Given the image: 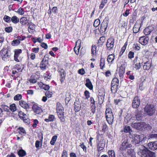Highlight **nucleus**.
I'll list each match as a JSON object with an SVG mask.
<instances>
[{"label":"nucleus","instance_id":"c85d7f7f","mask_svg":"<svg viewBox=\"0 0 157 157\" xmlns=\"http://www.w3.org/2000/svg\"><path fill=\"white\" fill-rule=\"evenodd\" d=\"M114 59V55L112 54L109 55L108 56L107 60L109 63H112Z\"/></svg>","mask_w":157,"mask_h":157},{"label":"nucleus","instance_id":"72a5a7b5","mask_svg":"<svg viewBox=\"0 0 157 157\" xmlns=\"http://www.w3.org/2000/svg\"><path fill=\"white\" fill-rule=\"evenodd\" d=\"M18 153L20 157H23L25 156L26 155L25 151L22 149L19 150Z\"/></svg>","mask_w":157,"mask_h":157},{"label":"nucleus","instance_id":"2f4dec72","mask_svg":"<svg viewBox=\"0 0 157 157\" xmlns=\"http://www.w3.org/2000/svg\"><path fill=\"white\" fill-rule=\"evenodd\" d=\"M118 86L111 84V91L112 92L115 93L117 91Z\"/></svg>","mask_w":157,"mask_h":157},{"label":"nucleus","instance_id":"9d476101","mask_svg":"<svg viewBox=\"0 0 157 157\" xmlns=\"http://www.w3.org/2000/svg\"><path fill=\"white\" fill-rule=\"evenodd\" d=\"M18 115L20 119H22L24 122L28 123L29 120L27 116L22 111H20L18 113Z\"/></svg>","mask_w":157,"mask_h":157},{"label":"nucleus","instance_id":"5fc2aeb1","mask_svg":"<svg viewBox=\"0 0 157 157\" xmlns=\"http://www.w3.org/2000/svg\"><path fill=\"white\" fill-rule=\"evenodd\" d=\"M17 12L18 14L21 15L23 14L24 13V9L23 8H20L19 9H18Z\"/></svg>","mask_w":157,"mask_h":157},{"label":"nucleus","instance_id":"ea45409f","mask_svg":"<svg viewBox=\"0 0 157 157\" xmlns=\"http://www.w3.org/2000/svg\"><path fill=\"white\" fill-rule=\"evenodd\" d=\"M20 43V41L18 40H14L12 42L11 44L13 46H17Z\"/></svg>","mask_w":157,"mask_h":157},{"label":"nucleus","instance_id":"7ed1b4c3","mask_svg":"<svg viewBox=\"0 0 157 157\" xmlns=\"http://www.w3.org/2000/svg\"><path fill=\"white\" fill-rule=\"evenodd\" d=\"M11 52V49L10 48H8L7 49H3L0 52L1 55L2 59L6 61L7 60V58L10 56L9 54Z\"/></svg>","mask_w":157,"mask_h":157},{"label":"nucleus","instance_id":"a18cd8bd","mask_svg":"<svg viewBox=\"0 0 157 157\" xmlns=\"http://www.w3.org/2000/svg\"><path fill=\"white\" fill-rule=\"evenodd\" d=\"M107 2V0H103L101 2V3L100 5L99 8L100 9H102L105 5L106 4Z\"/></svg>","mask_w":157,"mask_h":157},{"label":"nucleus","instance_id":"680f3d73","mask_svg":"<svg viewBox=\"0 0 157 157\" xmlns=\"http://www.w3.org/2000/svg\"><path fill=\"white\" fill-rule=\"evenodd\" d=\"M45 95L46 97L48 98H50L52 97V92L48 91L46 92Z\"/></svg>","mask_w":157,"mask_h":157},{"label":"nucleus","instance_id":"9b49d317","mask_svg":"<svg viewBox=\"0 0 157 157\" xmlns=\"http://www.w3.org/2000/svg\"><path fill=\"white\" fill-rule=\"evenodd\" d=\"M14 60L16 62H20V61L18 59L20 54L22 52V50L21 49H16L14 50Z\"/></svg>","mask_w":157,"mask_h":157},{"label":"nucleus","instance_id":"864d4df0","mask_svg":"<svg viewBox=\"0 0 157 157\" xmlns=\"http://www.w3.org/2000/svg\"><path fill=\"white\" fill-rule=\"evenodd\" d=\"M109 157H115V152L113 151H108Z\"/></svg>","mask_w":157,"mask_h":157},{"label":"nucleus","instance_id":"4468645a","mask_svg":"<svg viewBox=\"0 0 157 157\" xmlns=\"http://www.w3.org/2000/svg\"><path fill=\"white\" fill-rule=\"evenodd\" d=\"M109 21L107 19H105L101 25L100 29L101 31L105 32L107 28Z\"/></svg>","mask_w":157,"mask_h":157},{"label":"nucleus","instance_id":"412c9836","mask_svg":"<svg viewBox=\"0 0 157 157\" xmlns=\"http://www.w3.org/2000/svg\"><path fill=\"white\" fill-rule=\"evenodd\" d=\"M143 138L141 136L136 135L134 138V140L136 144H138L143 141Z\"/></svg>","mask_w":157,"mask_h":157},{"label":"nucleus","instance_id":"c756f323","mask_svg":"<svg viewBox=\"0 0 157 157\" xmlns=\"http://www.w3.org/2000/svg\"><path fill=\"white\" fill-rule=\"evenodd\" d=\"M55 119V116L53 115H50L48 118H46L44 119L45 121L48 122L53 121Z\"/></svg>","mask_w":157,"mask_h":157},{"label":"nucleus","instance_id":"20e7f679","mask_svg":"<svg viewBox=\"0 0 157 157\" xmlns=\"http://www.w3.org/2000/svg\"><path fill=\"white\" fill-rule=\"evenodd\" d=\"M144 111L147 115L151 116L155 113V107L153 105L147 104L144 108Z\"/></svg>","mask_w":157,"mask_h":157},{"label":"nucleus","instance_id":"8fccbe9b","mask_svg":"<svg viewBox=\"0 0 157 157\" xmlns=\"http://www.w3.org/2000/svg\"><path fill=\"white\" fill-rule=\"evenodd\" d=\"M3 19L5 21L7 22H10L11 21V17L6 15L4 16Z\"/></svg>","mask_w":157,"mask_h":157},{"label":"nucleus","instance_id":"6e6d98bb","mask_svg":"<svg viewBox=\"0 0 157 157\" xmlns=\"http://www.w3.org/2000/svg\"><path fill=\"white\" fill-rule=\"evenodd\" d=\"M105 60L103 59H101L100 60V66L101 69H102L105 65Z\"/></svg>","mask_w":157,"mask_h":157},{"label":"nucleus","instance_id":"0e129e2a","mask_svg":"<svg viewBox=\"0 0 157 157\" xmlns=\"http://www.w3.org/2000/svg\"><path fill=\"white\" fill-rule=\"evenodd\" d=\"M12 28L11 27H6L5 29V31L7 33H9L12 31Z\"/></svg>","mask_w":157,"mask_h":157},{"label":"nucleus","instance_id":"f3484780","mask_svg":"<svg viewBox=\"0 0 157 157\" xmlns=\"http://www.w3.org/2000/svg\"><path fill=\"white\" fill-rule=\"evenodd\" d=\"M148 147L151 150L157 149V142H150L148 143Z\"/></svg>","mask_w":157,"mask_h":157},{"label":"nucleus","instance_id":"de8ad7c7","mask_svg":"<svg viewBox=\"0 0 157 157\" xmlns=\"http://www.w3.org/2000/svg\"><path fill=\"white\" fill-rule=\"evenodd\" d=\"M105 38L104 36L101 37L98 40L99 43L101 45H102L103 43L105 42Z\"/></svg>","mask_w":157,"mask_h":157},{"label":"nucleus","instance_id":"6ab92c4d","mask_svg":"<svg viewBox=\"0 0 157 157\" xmlns=\"http://www.w3.org/2000/svg\"><path fill=\"white\" fill-rule=\"evenodd\" d=\"M19 104L22 107L25 109H29V105L24 101H19Z\"/></svg>","mask_w":157,"mask_h":157},{"label":"nucleus","instance_id":"e2e57ef3","mask_svg":"<svg viewBox=\"0 0 157 157\" xmlns=\"http://www.w3.org/2000/svg\"><path fill=\"white\" fill-rule=\"evenodd\" d=\"M2 108L4 111L6 112H9V108L8 106L6 105H2Z\"/></svg>","mask_w":157,"mask_h":157},{"label":"nucleus","instance_id":"b1692460","mask_svg":"<svg viewBox=\"0 0 157 157\" xmlns=\"http://www.w3.org/2000/svg\"><path fill=\"white\" fill-rule=\"evenodd\" d=\"M144 65L143 66V68L144 70H148L151 66V62L149 61H147L144 63Z\"/></svg>","mask_w":157,"mask_h":157},{"label":"nucleus","instance_id":"cd10ccee","mask_svg":"<svg viewBox=\"0 0 157 157\" xmlns=\"http://www.w3.org/2000/svg\"><path fill=\"white\" fill-rule=\"evenodd\" d=\"M125 69L123 67H120L119 71V74L121 78H123V75L125 73Z\"/></svg>","mask_w":157,"mask_h":157},{"label":"nucleus","instance_id":"4be33fe9","mask_svg":"<svg viewBox=\"0 0 157 157\" xmlns=\"http://www.w3.org/2000/svg\"><path fill=\"white\" fill-rule=\"evenodd\" d=\"M56 110L57 113L64 112L63 111L64 110L63 108L62 105L59 102H58L57 103Z\"/></svg>","mask_w":157,"mask_h":157},{"label":"nucleus","instance_id":"dca6fc26","mask_svg":"<svg viewBox=\"0 0 157 157\" xmlns=\"http://www.w3.org/2000/svg\"><path fill=\"white\" fill-rule=\"evenodd\" d=\"M122 147H121L120 149L122 151L124 150L127 148H130L132 147V145L131 144L128 143L127 140H124L122 143Z\"/></svg>","mask_w":157,"mask_h":157},{"label":"nucleus","instance_id":"09e8293b","mask_svg":"<svg viewBox=\"0 0 157 157\" xmlns=\"http://www.w3.org/2000/svg\"><path fill=\"white\" fill-rule=\"evenodd\" d=\"M19 131L18 132L19 134L22 135V134L26 133V131L24 128L22 127H19L18 128Z\"/></svg>","mask_w":157,"mask_h":157},{"label":"nucleus","instance_id":"f257e3e1","mask_svg":"<svg viewBox=\"0 0 157 157\" xmlns=\"http://www.w3.org/2000/svg\"><path fill=\"white\" fill-rule=\"evenodd\" d=\"M139 152L141 154V157H155V153L147 149L144 146H140Z\"/></svg>","mask_w":157,"mask_h":157},{"label":"nucleus","instance_id":"4c0bfd02","mask_svg":"<svg viewBox=\"0 0 157 157\" xmlns=\"http://www.w3.org/2000/svg\"><path fill=\"white\" fill-rule=\"evenodd\" d=\"M9 109L12 112L16 111L17 110V107L15 104H13L11 105L9 107Z\"/></svg>","mask_w":157,"mask_h":157},{"label":"nucleus","instance_id":"c9c22d12","mask_svg":"<svg viewBox=\"0 0 157 157\" xmlns=\"http://www.w3.org/2000/svg\"><path fill=\"white\" fill-rule=\"evenodd\" d=\"M11 21L13 23L16 24L19 22V19L16 16H13L11 18Z\"/></svg>","mask_w":157,"mask_h":157},{"label":"nucleus","instance_id":"a211bd4d","mask_svg":"<svg viewBox=\"0 0 157 157\" xmlns=\"http://www.w3.org/2000/svg\"><path fill=\"white\" fill-rule=\"evenodd\" d=\"M105 145V142L104 140L100 141L98 145V150L100 151L103 150Z\"/></svg>","mask_w":157,"mask_h":157},{"label":"nucleus","instance_id":"e433bc0d","mask_svg":"<svg viewBox=\"0 0 157 157\" xmlns=\"http://www.w3.org/2000/svg\"><path fill=\"white\" fill-rule=\"evenodd\" d=\"M113 85H116L118 86L119 85V80L117 78H114L111 82V84Z\"/></svg>","mask_w":157,"mask_h":157},{"label":"nucleus","instance_id":"49530a36","mask_svg":"<svg viewBox=\"0 0 157 157\" xmlns=\"http://www.w3.org/2000/svg\"><path fill=\"white\" fill-rule=\"evenodd\" d=\"M66 98L65 99V102L66 104H67L71 99L70 94L69 93H68V94H66Z\"/></svg>","mask_w":157,"mask_h":157},{"label":"nucleus","instance_id":"39448f33","mask_svg":"<svg viewBox=\"0 0 157 157\" xmlns=\"http://www.w3.org/2000/svg\"><path fill=\"white\" fill-rule=\"evenodd\" d=\"M145 123L143 122H137L135 121L133 122L131 125L132 127L136 128L137 130H140L142 128L144 127Z\"/></svg>","mask_w":157,"mask_h":157},{"label":"nucleus","instance_id":"a19ab883","mask_svg":"<svg viewBox=\"0 0 157 157\" xmlns=\"http://www.w3.org/2000/svg\"><path fill=\"white\" fill-rule=\"evenodd\" d=\"M65 72L64 71H63L62 72H60V81L62 83L63 81H64L65 79Z\"/></svg>","mask_w":157,"mask_h":157},{"label":"nucleus","instance_id":"79ce46f5","mask_svg":"<svg viewBox=\"0 0 157 157\" xmlns=\"http://www.w3.org/2000/svg\"><path fill=\"white\" fill-rule=\"evenodd\" d=\"M57 136H53L50 141V144L52 145H54L56 141Z\"/></svg>","mask_w":157,"mask_h":157},{"label":"nucleus","instance_id":"5701e85b","mask_svg":"<svg viewBox=\"0 0 157 157\" xmlns=\"http://www.w3.org/2000/svg\"><path fill=\"white\" fill-rule=\"evenodd\" d=\"M140 27V24L136 22L134 25L133 28V33H137L139 31Z\"/></svg>","mask_w":157,"mask_h":157},{"label":"nucleus","instance_id":"f03ea898","mask_svg":"<svg viewBox=\"0 0 157 157\" xmlns=\"http://www.w3.org/2000/svg\"><path fill=\"white\" fill-rule=\"evenodd\" d=\"M105 117L108 123L109 124H112L113 122L114 117L111 110L110 108H107L106 109Z\"/></svg>","mask_w":157,"mask_h":157},{"label":"nucleus","instance_id":"4d7b16f0","mask_svg":"<svg viewBox=\"0 0 157 157\" xmlns=\"http://www.w3.org/2000/svg\"><path fill=\"white\" fill-rule=\"evenodd\" d=\"M141 63L140 62L136 63L135 64V68L136 70L139 69L141 67Z\"/></svg>","mask_w":157,"mask_h":157},{"label":"nucleus","instance_id":"473e14b6","mask_svg":"<svg viewBox=\"0 0 157 157\" xmlns=\"http://www.w3.org/2000/svg\"><path fill=\"white\" fill-rule=\"evenodd\" d=\"M20 23L22 25H25L28 23V19L26 17H22L20 19Z\"/></svg>","mask_w":157,"mask_h":157},{"label":"nucleus","instance_id":"69168bd1","mask_svg":"<svg viewBox=\"0 0 157 157\" xmlns=\"http://www.w3.org/2000/svg\"><path fill=\"white\" fill-rule=\"evenodd\" d=\"M78 72L82 75H84L85 73V71L83 68L79 69L78 71Z\"/></svg>","mask_w":157,"mask_h":157},{"label":"nucleus","instance_id":"13d9d810","mask_svg":"<svg viewBox=\"0 0 157 157\" xmlns=\"http://www.w3.org/2000/svg\"><path fill=\"white\" fill-rule=\"evenodd\" d=\"M44 80L47 81H49L51 79V76L47 74H44Z\"/></svg>","mask_w":157,"mask_h":157},{"label":"nucleus","instance_id":"3c124183","mask_svg":"<svg viewBox=\"0 0 157 157\" xmlns=\"http://www.w3.org/2000/svg\"><path fill=\"white\" fill-rule=\"evenodd\" d=\"M100 24V21L99 19H97L95 20L94 23V26L95 27H97Z\"/></svg>","mask_w":157,"mask_h":157},{"label":"nucleus","instance_id":"bf43d9fd","mask_svg":"<svg viewBox=\"0 0 157 157\" xmlns=\"http://www.w3.org/2000/svg\"><path fill=\"white\" fill-rule=\"evenodd\" d=\"M29 26V29H30V30H33L35 29V25L32 23H29L28 25Z\"/></svg>","mask_w":157,"mask_h":157},{"label":"nucleus","instance_id":"6e6552de","mask_svg":"<svg viewBox=\"0 0 157 157\" xmlns=\"http://www.w3.org/2000/svg\"><path fill=\"white\" fill-rule=\"evenodd\" d=\"M140 99L138 97L136 96L134 98L132 103V106L133 108H137L140 105Z\"/></svg>","mask_w":157,"mask_h":157},{"label":"nucleus","instance_id":"c03bdc74","mask_svg":"<svg viewBox=\"0 0 157 157\" xmlns=\"http://www.w3.org/2000/svg\"><path fill=\"white\" fill-rule=\"evenodd\" d=\"M90 105L91 111L93 114H94L96 111V106L95 105L93 104H90Z\"/></svg>","mask_w":157,"mask_h":157},{"label":"nucleus","instance_id":"774afa93","mask_svg":"<svg viewBox=\"0 0 157 157\" xmlns=\"http://www.w3.org/2000/svg\"><path fill=\"white\" fill-rule=\"evenodd\" d=\"M62 157H67V154L66 150H64L63 151Z\"/></svg>","mask_w":157,"mask_h":157},{"label":"nucleus","instance_id":"603ef678","mask_svg":"<svg viewBox=\"0 0 157 157\" xmlns=\"http://www.w3.org/2000/svg\"><path fill=\"white\" fill-rule=\"evenodd\" d=\"M22 98V95L21 94H17L15 95L14 97V99L15 100H20Z\"/></svg>","mask_w":157,"mask_h":157},{"label":"nucleus","instance_id":"338daca9","mask_svg":"<svg viewBox=\"0 0 157 157\" xmlns=\"http://www.w3.org/2000/svg\"><path fill=\"white\" fill-rule=\"evenodd\" d=\"M134 53L131 51L129 52L128 54V57L129 59H132L134 57Z\"/></svg>","mask_w":157,"mask_h":157},{"label":"nucleus","instance_id":"ddd939ff","mask_svg":"<svg viewBox=\"0 0 157 157\" xmlns=\"http://www.w3.org/2000/svg\"><path fill=\"white\" fill-rule=\"evenodd\" d=\"M81 40H78L76 42V45L74 48V50L76 54L78 55L79 54V50L81 47Z\"/></svg>","mask_w":157,"mask_h":157},{"label":"nucleus","instance_id":"58836bf2","mask_svg":"<svg viewBox=\"0 0 157 157\" xmlns=\"http://www.w3.org/2000/svg\"><path fill=\"white\" fill-rule=\"evenodd\" d=\"M96 46L94 45H93L91 48L92 54L93 55L95 56L96 54Z\"/></svg>","mask_w":157,"mask_h":157},{"label":"nucleus","instance_id":"7c9ffc66","mask_svg":"<svg viewBox=\"0 0 157 157\" xmlns=\"http://www.w3.org/2000/svg\"><path fill=\"white\" fill-rule=\"evenodd\" d=\"M151 31L152 30L150 29V27H147L144 30V33L145 35H148L150 34Z\"/></svg>","mask_w":157,"mask_h":157},{"label":"nucleus","instance_id":"a878e982","mask_svg":"<svg viewBox=\"0 0 157 157\" xmlns=\"http://www.w3.org/2000/svg\"><path fill=\"white\" fill-rule=\"evenodd\" d=\"M86 86L90 90H92L93 88L92 83L89 79L87 78L86 80Z\"/></svg>","mask_w":157,"mask_h":157},{"label":"nucleus","instance_id":"aec40b11","mask_svg":"<svg viewBox=\"0 0 157 157\" xmlns=\"http://www.w3.org/2000/svg\"><path fill=\"white\" fill-rule=\"evenodd\" d=\"M74 105V109L75 112H78L80 110V103L79 101L75 100Z\"/></svg>","mask_w":157,"mask_h":157},{"label":"nucleus","instance_id":"f8f14e48","mask_svg":"<svg viewBox=\"0 0 157 157\" xmlns=\"http://www.w3.org/2000/svg\"><path fill=\"white\" fill-rule=\"evenodd\" d=\"M32 108L34 112L37 114H40L42 112L41 108L36 104H33Z\"/></svg>","mask_w":157,"mask_h":157},{"label":"nucleus","instance_id":"052dcab7","mask_svg":"<svg viewBox=\"0 0 157 157\" xmlns=\"http://www.w3.org/2000/svg\"><path fill=\"white\" fill-rule=\"evenodd\" d=\"M104 98L103 97L101 96H100L98 97V103L99 104H101L103 102Z\"/></svg>","mask_w":157,"mask_h":157},{"label":"nucleus","instance_id":"423d86ee","mask_svg":"<svg viewBox=\"0 0 157 157\" xmlns=\"http://www.w3.org/2000/svg\"><path fill=\"white\" fill-rule=\"evenodd\" d=\"M114 40L113 38H109L107 40L106 46L107 50L111 51L113 50L114 46Z\"/></svg>","mask_w":157,"mask_h":157},{"label":"nucleus","instance_id":"bb28decb","mask_svg":"<svg viewBox=\"0 0 157 157\" xmlns=\"http://www.w3.org/2000/svg\"><path fill=\"white\" fill-rule=\"evenodd\" d=\"M39 85L40 87L41 88L45 90H48L50 88V87L48 85L45 84L41 82L39 83Z\"/></svg>","mask_w":157,"mask_h":157},{"label":"nucleus","instance_id":"f704fd0d","mask_svg":"<svg viewBox=\"0 0 157 157\" xmlns=\"http://www.w3.org/2000/svg\"><path fill=\"white\" fill-rule=\"evenodd\" d=\"M140 44L137 43L133 44L132 48L133 49L136 50H139L140 48Z\"/></svg>","mask_w":157,"mask_h":157},{"label":"nucleus","instance_id":"393cba45","mask_svg":"<svg viewBox=\"0 0 157 157\" xmlns=\"http://www.w3.org/2000/svg\"><path fill=\"white\" fill-rule=\"evenodd\" d=\"M57 114L60 121L62 122H64L65 120L64 118V112H62L57 113Z\"/></svg>","mask_w":157,"mask_h":157},{"label":"nucleus","instance_id":"0eeeda50","mask_svg":"<svg viewBox=\"0 0 157 157\" xmlns=\"http://www.w3.org/2000/svg\"><path fill=\"white\" fill-rule=\"evenodd\" d=\"M135 117H132L130 120L132 121V120H135L136 121L141 120L143 116L141 113V112L136 110L135 113Z\"/></svg>","mask_w":157,"mask_h":157},{"label":"nucleus","instance_id":"2eb2a0df","mask_svg":"<svg viewBox=\"0 0 157 157\" xmlns=\"http://www.w3.org/2000/svg\"><path fill=\"white\" fill-rule=\"evenodd\" d=\"M48 63V60L46 59L45 58V57H44L43 59V60L40 64V68L43 70L45 69Z\"/></svg>","mask_w":157,"mask_h":157},{"label":"nucleus","instance_id":"37998d69","mask_svg":"<svg viewBox=\"0 0 157 157\" xmlns=\"http://www.w3.org/2000/svg\"><path fill=\"white\" fill-rule=\"evenodd\" d=\"M131 131L130 127L129 126H125L124 128V131L126 133L130 132Z\"/></svg>","mask_w":157,"mask_h":157},{"label":"nucleus","instance_id":"1a4fd4ad","mask_svg":"<svg viewBox=\"0 0 157 157\" xmlns=\"http://www.w3.org/2000/svg\"><path fill=\"white\" fill-rule=\"evenodd\" d=\"M149 40V38L146 36H142L139 39V42L142 45H145L147 44Z\"/></svg>","mask_w":157,"mask_h":157}]
</instances>
